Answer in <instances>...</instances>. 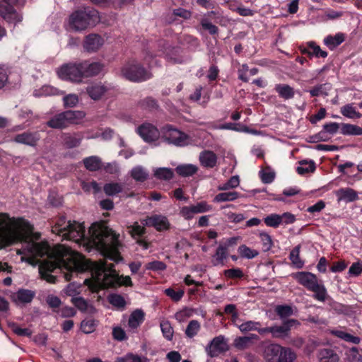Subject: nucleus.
Masks as SVG:
<instances>
[{
  "label": "nucleus",
  "instance_id": "27",
  "mask_svg": "<svg viewBox=\"0 0 362 362\" xmlns=\"http://www.w3.org/2000/svg\"><path fill=\"white\" fill-rule=\"evenodd\" d=\"M144 319V312L141 309H136L129 315L128 325L132 329H136L143 323Z\"/></svg>",
  "mask_w": 362,
  "mask_h": 362
},
{
  "label": "nucleus",
  "instance_id": "45",
  "mask_svg": "<svg viewBox=\"0 0 362 362\" xmlns=\"http://www.w3.org/2000/svg\"><path fill=\"white\" fill-rule=\"evenodd\" d=\"M201 329V325L199 321L192 320L188 323L186 329L185 334L188 338H193L195 337Z\"/></svg>",
  "mask_w": 362,
  "mask_h": 362
},
{
  "label": "nucleus",
  "instance_id": "5",
  "mask_svg": "<svg viewBox=\"0 0 362 362\" xmlns=\"http://www.w3.org/2000/svg\"><path fill=\"white\" fill-rule=\"evenodd\" d=\"M99 12L91 7H86L72 12L67 20L66 30L81 33L95 26L100 22Z\"/></svg>",
  "mask_w": 362,
  "mask_h": 362
},
{
  "label": "nucleus",
  "instance_id": "4",
  "mask_svg": "<svg viewBox=\"0 0 362 362\" xmlns=\"http://www.w3.org/2000/svg\"><path fill=\"white\" fill-rule=\"evenodd\" d=\"M103 69V64L100 62L83 60L62 65L58 71V75L63 80L80 83L83 78L98 75Z\"/></svg>",
  "mask_w": 362,
  "mask_h": 362
},
{
  "label": "nucleus",
  "instance_id": "6",
  "mask_svg": "<svg viewBox=\"0 0 362 362\" xmlns=\"http://www.w3.org/2000/svg\"><path fill=\"white\" fill-rule=\"evenodd\" d=\"M85 226L77 221H66L65 216L62 215L57 218L54 225L52 227V232L64 239L75 242L82 239L85 235Z\"/></svg>",
  "mask_w": 362,
  "mask_h": 362
},
{
  "label": "nucleus",
  "instance_id": "57",
  "mask_svg": "<svg viewBox=\"0 0 362 362\" xmlns=\"http://www.w3.org/2000/svg\"><path fill=\"white\" fill-rule=\"evenodd\" d=\"M224 276L230 279H240L243 278L244 274L240 268H232L226 269L223 272Z\"/></svg>",
  "mask_w": 362,
  "mask_h": 362
},
{
  "label": "nucleus",
  "instance_id": "52",
  "mask_svg": "<svg viewBox=\"0 0 362 362\" xmlns=\"http://www.w3.org/2000/svg\"><path fill=\"white\" fill-rule=\"evenodd\" d=\"M200 25L204 30H207L210 35H216L218 33V28L209 22V19L206 17H203L200 20Z\"/></svg>",
  "mask_w": 362,
  "mask_h": 362
},
{
  "label": "nucleus",
  "instance_id": "56",
  "mask_svg": "<svg viewBox=\"0 0 362 362\" xmlns=\"http://www.w3.org/2000/svg\"><path fill=\"white\" fill-rule=\"evenodd\" d=\"M194 214H202L213 210V206L209 204L206 201L197 202L196 204L192 205Z\"/></svg>",
  "mask_w": 362,
  "mask_h": 362
},
{
  "label": "nucleus",
  "instance_id": "49",
  "mask_svg": "<svg viewBox=\"0 0 362 362\" xmlns=\"http://www.w3.org/2000/svg\"><path fill=\"white\" fill-rule=\"evenodd\" d=\"M164 293L174 302H179L184 296L183 289L175 291L173 288H168L164 291Z\"/></svg>",
  "mask_w": 362,
  "mask_h": 362
},
{
  "label": "nucleus",
  "instance_id": "39",
  "mask_svg": "<svg viewBox=\"0 0 362 362\" xmlns=\"http://www.w3.org/2000/svg\"><path fill=\"white\" fill-rule=\"evenodd\" d=\"M132 177L137 182H143L148 177V173L141 166L134 167L131 171Z\"/></svg>",
  "mask_w": 362,
  "mask_h": 362
},
{
  "label": "nucleus",
  "instance_id": "17",
  "mask_svg": "<svg viewBox=\"0 0 362 362\" xmlns=\"http://www.w3.org/2000/svg\"><path fill=\"white\" fill-rule=\"evenodd\" d=\"M146 223L148 226L153 227L159 232L168 230L170 228V223L168 218L160 214H154L148 216Z\"/></svg>",
  "mask_w": 362,
  "mask_h": 362
},
{
  "label": "nucleus",
  "instance_id": "13",
  "mask_svg": "<svg viewBox=\"0 0 362 362\" xmlns=\"http://www.w3.org/2000/svg\"><path fill=\"white\" fill-rule=\"evenodd\" d=\"M95 274L98 280H101L102 284L105 288H108V281H106V277L108 275L118 276V272L115 269L113 263L108 264L105 261L101 262L95 266Z\"/></svg>",
  "mask_w": 362,
  "mask_h": 362
},
{
  "label": "nucleus",
  "instance_id": "21",
  "mask_svg": "<svg viewBox=\"0 0 362 362\" xmlns=\"http://www.w3.org/2000/svg\"><path fill=\"white\" fill-rule=\"evenodd\" d=\"M337 202H352L359 199L358 192L350 187H342L335 192Z\"/></svg>",
  "mask_w": 362,
  "mask_h": 362
},
{
  "label": "nucleus",
  "instance_id": "16",
  "mask_svg": "<svg viewBox=\"0 0 362 362\" xmlns=\"http://www.w3.org/2000/svg\"><path fill=\"white\" fill-rule=\"evenodd\" d=\"M103 37L99 34L90 33L86 35L83 40V49L89 52H97L104 44Z\"/></svg>",
  "mask_w": 362,
  "mask_h": 362
},
{
  "label": "nucleus",
  "instance_id": "42",
  "mask_svg": "<svg viewBox=\"0 0 362 362\" xmlns=\"http://www.w3.org/2000/svg\"><path fill=\"white\" fill-rule=\"evenodd\" d=\"M154 176L158 180H170L174 176V172L171 168H158L154 171Z\"/></svg>",
  "mask_w": 362,
  "mask_h": 362
},
{
  "label": "nucleus",
  "instance_id": "8",
  "mask_svg": "<svg viewBox=\"0 0 362 362\" xmlns=\"http://www.w3.org/2000/svg\"><path fill=\"white\" fill-rule=\"evenodd\" d=\"M262 349V356L266 362H294L297 357L291 348L277 343L263 344Z\"/></svg>",
  "mask_w": 362,
  "mask_h": 362
},
{
  "label": "nucleus",
  "instance_id": "37",
  "mask_svg": "<svg viewBox=\"0 0 362 362\" xmlns=\"http://www.w3.org/2000/svg\"><path fill=\"white\" fill-rule=\"evenodd\" d=\"M240 197V194L238 192H226L216 194L214 199L215 202H232Z\"/></svg>",
  "mask_w": 362,
  "mask_h": 362
},
{
  "label": "nucleus",
  "instance_id": "38",
  "mask_svg": "<svg viewBox=\"0 0 362 362\" xmlns=\"http://www.w3.org/2000/svg\"><path fill=\"white\" fill-rule=\"evenodd\" d=\"M139 106L141 109L153 112L158 109L159 105L158 101L152 97H146L139 102Z\"/></svg>",
  "mask_w": 362,
  "mask_h": 362
},
{
  "label": "nucleus",
  "instance_id": "10",
  "mask_svg": "<svg viewBox=\"0 0 362 362\" xmlns=\"http://www.w3.org/2000/svg\"><path fill=\"white\" fill-rule=\"evenodd\" d=\"M86 116L83 111L66 110L53 115L47 121V127L56 129H64L71 124H78Z\"/></svg>",
  "mask_w": 362,
  "mask_h": 362
},
{
  "label": "nucleus",
  "instance_id": "53",
  "mask_svg": "<svg viewBox=\"0 0 362 362\" xmlns=\"http://www.w3.org/2000/svg\"><path fill=\"white\" fill-rule=\"evenodd\" d=\"M264 222L267 226L276 228L281 225L280 215L271 214L264 218Z\"/></svg>",
  "mask_w": 362,
  "mask_h": 362
},
{
  "label": "nucleus",
  "instance_id": "3",
  "mask_svg": "<svg viewBox=\"0 0 362 362\" xmlns=\"http://www.w3.org/2000/svg\"><path fill=\"white\" fill-rule=\"evenodd\" d=\"M92 242L105 259L119 262L123 259L119 247V235L102 223H94L89 228Z\"/></svg>",
  "mask_w": 362,
  "mask_h": 362
},
{
  "label": "nucleus",
  "instance_id": "31",
  "mask_svg": "<svg viewBox=\"0 0 362 362\" xmlns=\"http://www.w3.org/2000/svg\"><path fill=\"white\" fill-rule=\"evenodd\" d=\"M317 358L320 362H338L339 356L331 349H320L317 354Z\"/></svg>",
  "mask_w": 362,
  "mask_h": 362
},
{
  "label": "nucleus",
  "instance_id": "2",
  "mask_svg": "<svg viewBox=\"0 0 362 362\" xmlns=\"http://www.w3.org/2000/svg\"><path fill=\"white\" fill-rule=\"evenodd\" d=\"M33 230V226L24 218H11L6 213H0V250L28 241Z\"/></svg>",
  "mask_w": 362,
  "mask_h": 362
},
{
  "label": "nucleus",
  "instance_id": "19",
  "mask_svg": "<svg viewBox=\"0 0 362 362\" xmlns=\"http://www.w3.org/2000/svg\"><path fill=\"white\" fill-rule=\"evenodd\" d=\"M40 140V134L37 132H24L16 134L13 141L18 144H25L30 146H35Z\"/></svg>",
  "mask_w": 362,
  "mask_h": 362
},
{
  "label": "nucleus",
  "instance_id": "30",
  "mask_svg": "<svg viewBox=\"0 0 362 362\" xmlns=\"http://www.w3.org/2000/svg\"><path fill=\"white\" fill-rule=\"evenodd\" d=\"M192 16V12L183 8L173 9L172 13L167 16L168 23H173L176 21L177 17H180L184 20H188Z\"/></svg>",
  "mask_w": 362,
  "mask_h": 362
},
{
  "label": "nucleus",
  "instance_id": "62",
  "mask_svg": "<svg viewBox=\"0 0 362 362\" xmlns=\"http://www.w3.org/2000/svg\"><path fill=\"white\" fill-rule=\"evenodd\" d=\"M95 329V321L93 320H83L81 323V329L85 334H90Z\"/></svg>",
  "mask_w": 362,
  "mask_h": 362
},
{
  "label": "nucleus",
  "instance_id": "11",
  "mask_svg": "<svg viewBox=\"0 0 362 362\" xmlns=\"http://www.w3.org/2000/svg\"><path fill=\"white\" fill-rule=\"evenodd\" d=\"M18 0H0V15L9 23H20L23 17L13 6Z\"/></svg>",
  "mask_w": 362,
  "mask_h": 362
},
{
  "label": "nucleus",
  "instance_id": "61",
  "mask_svg": "<svg viewBox=\"0 0 362 362\" xmlns=\"http://www.w3.org/2000/svg\"><path fill=\"white\" fill-rule=\"evenodd\" d=\"M71 302L82 312H85L88 309V303L83 297H73Z\"/></svg>",
  "mask_w": 362,
  "mask_h": 362
},
{
  "label": "nucleus",
  "instance_id": "59",
  "mask_svg": "<svg viewBox=\"0 0 362 362\" xmlns=\"http://www.w3.org/2000/svg\"><path fill=\"white\" fill-rule=\"evenodd\" d=\"M259 238L263 245V250L267 252L271 250L273 246V241L271 235L265 232L259 233Z\"/></svg>",
  "mask_w": 362,
  "mask_h": 362
},
{
  "label": "nucleus",
  "instance_id": "29",
  "mask_svg": "<svg viewBox=\"0 0 362 362\" xmlns=\"http://www.w3.org/2000/svg\"><path fill=\"white\" fill-rule=\"evenodd\" d=\"M345 40L344 34L338 33L335 35H329L325 37L324 44L331 50L340 45Z\"/></svg>",
  "mask_w": 362,
  "mask_h": 362
},
{
  "label": "nucleus",
  "instance_id": "44",
  "mask_svg": "<svg viewBox=\"0 0 362 362\" xmlns=\"http://www.w3.org/2000/svg\"><path fill=\"white\" fill-rule=\"evenodd\" d=\"M110 303L118 310H123L126 307L124 298L119 294H111L108 298Z\"/></svg>",
  "mask_w": 362,
  "mask_h": 362
},
{
  "label": "nucleus",
  "instance_id": "34",
  "mask_svg": "<svg viewBox=\"0 0 362 362\" xmlns=\"http://www.w3.org/2000/svg\"><path fill=\"white\" fill-rule=\"evenodd\" d=\"M300 166L296 168V172L300 175H304L309 173H313L316 169L315 163L310 160L309 161L306 160H302L299 161Z\"/></svg>",
  "mask_w": 362,
  "mask_h": 362
},
{
  "label": "nucleus",
  "instance_id": "51",
  "mask_svg": "<svg viewBox=\"0 0 362 362\" xmlns=\"http://www.w3.org/2000/svg\"><path fill=\"white\" fill-rule=\"evenodd\" d=\"M334 334L339 338L347 341L351 342L354 344H358L361 341V339L358 337L354 336L349 333L345 332L344 331H335Z\"/></svg>",
  "mask_w": 362,
  "mask_h": 362
},
{
  "label": "nucleus",
  "instance_id": "26",
  "mask_svg": "<svg viewBox=\"0 0 362 362\" xmlns=\"http://www.w3.org/2000/svg\"><path fill=\"white\" fill-rule=\"evenodd\" d=\"M199 161L202 166L212 168L216 165L217 156L211 151H204L199 155Z\"/></svg>",
  "mask_w": 362,
  "mask_h": 362
},
{
  "label": "nucleus",
  "instance_id": "50",
  "mask_svg": "<svg viewBox=\"0 0 362 362\" xmlns=\"http://www.w3.org/2000/svg\"><path fill=\"white\" fill-rule=\"evenodd\" d=\"M129 228L134 239L141 238L146 233L145 227L140 226L138 222H134Z\"/></svg>",
  "mask_w": 362,
  "mask_h": 362
},
{
  "label": "nucleus",
  "instance_id": "63",
  "mask_svg": "<svg viewBox=\"0 0 362 362\" xmlns=\"http://www.w3.org/2000/svg\"><path fill=\"white\" fill-rule=\"evenodd\" d=\"M65 107H73L78 103V98L76 94H69L63 98Z\"/></svg>",
  "mask_w": 362,
  "mask_h": 362
},
{
  "label": "nucleus",
  "instance_id": "48",
  "mask_svg": "<svg viewBox=\"0 0 362 362\" xmlns=\"http://www.w3.org/2000/svg\"><path fill=\"white\" fill-rule=\"evenodd\" d=\"M300 245L296 246L289 254V259L296 268L300 269L303 267V262L300 259Z\"/></svg>",
  "mask_w": 362,
  "mask_h": 362
},
{
  "label": "nucleus",
  "instance_id": "40",
  "mask_svg": "<svg viewBox=\"0 0 362 362\" xmlns=\"http://www.w3.org/2000/svg\"><path fill=\"white\" fill-rule=\"evenodd\" d=\"M122 185L118 182L106 183L103 186V191L107 196H115L122 192Z\"/></svg>",
  "mask_w": 362,
  "mask_h": 362
},
{
  "label": "nucleus",
  "instance_id": "55",
  "mask_svg": "<svg viewBox=\"0 0 362 362\" xmlns=\"http://www.w3.org/2000/svg\"><path fill=\"white\" fill-rule=\"evenodd\" d=\"M307 45L309 47L310 49H312V53L316 58H326L328 55L327 52L322 50L320 47L316 45L314 42H308Z\"/></svg>",
  "mask_w": 362,
  "mask_h": 362
},
{
  "label": "nucleus",
  "instance_id": "43",
  "mask_svg": "<svg viewBox=\"0 0 362 362\" xmlns=\"http://www.w3.org/2000/svg\"><path fill=\"white\" fill-rule=\"evenodd\" d=\"M82 141V136L79 134H75L74 135L67 134L65 136L64 139V144L68 148H73L78 147Z\"/></svg>",
  "mask_w": 362,
  "mask_h": 362
},
{
  "label": "nucleus",
  "instance_id": "7",
  "mask_svg": "<svg viewBox=\"0 0 362 362\" xmlns=\"http://www.w3.org/2000/svg\"><path fill=\"white\" fill-rule=\"evenodd\" d=\"M292 276L300 285L313 293L314 299L325 302L329 297L326 287L315 274L310 272H298L293 273Z\"/></svg>",
  "mask_w": 362,
  "mask_h": 362
},
{
  "label": "nucleus",
  "instance_id": "15",
  "mask_svg": "<svg viewBox=\"0 0 362 362\" xmlns=\"http://www.w3.org/2000/svg\"><path fill=\"white\" fill-rule=\"evenodd\" d=\"M165 138L169 144L177 146L189 145L192 141V139L187 134L176 129H169L165 133Z\"/></svg>",
  "mask_w": 362,
  "mask_h": 362
},
{
  "label": "nucleus",
  "instance_id": "33",
  "mask_svg": "<svg viewBox=\"0 0 362 362\" xmlns=\"http://www.w3.org/2000/svg\"><path fill=\"white\" fill-rule=\"evenodd\" d=\"M340 133L346 136H361L362 135V127L356 124L341 123Z\"/></svg>",
  "mask_w": 362,
  "mask_h": 362
},
{
  "label": "nucleus",
  "instance_id": "12",
  "mask_svg": "<svg viewBox=\"0 0 362 362\" xmlns=\"http://www.w3.org/2000/svg\"><path fill=\"white\" fill-rule=\"evenodd\" d=\"M297 322L296 320L289 319L284 321L280 326L264 327L261 333L264 335L271 333L274 338L284 339L288 336L291 327Z\"/></svg>",
  "mask_w": 362,
  "mask_h": 362
},
{
  "label": "nucleus",
  "instance_id": "28",
  "mask_svg": "<svg viewBox=\"0 0 362 362\" xmlns=\"http://www.w3.org/2000/svg\"><path fill=\"white\" fill-rule=\"evenodd\" d=\"M49 245L46 243L33 242L29 246V252L37 257H43L47 255Z\"/></svg>",
  "mask_w": 362,
  "mask_h": 362
},
{
  "label": "nucleus",
  "instance_id": "54",
  "mask_svg": "<svg viewBox=\"0 0 362 362\" xmlns=\"http://www.w3.org/2000/svg\"><path fill=\"white\" fill-rule=\"evenodd\" d=\"M160 329L163 337L168 341H171L173 337V328L169 321H163L160 322Z\"/></svg>",
  "mask_w": 362,
  "mask_h": 362
},
{
  "label": "nucleus",
  "instance_id": "20",
  "mask_svg": "<svg viewBox=\"0 0 362 362\" xmlns=\"http://www.w3.org/2000/svg\"><path fill=\"white\" fill-rule=\"evenodd\" d=\"M35 296V291L25 288H20L16 293L12 294L11 299L17 304H26L31 303Z\"/></svg>",
  "mask_w": 362,
  "mask_h": 362
},
{
  "label": "nucleus",
  "instance_id": "64",
  "mask_svg": "<svg viewBox=\"0 0 362 362\" xmlns=\"http://www.w3.org/2000/svg\"><path fill=\"white\" fill-rule=\"evenodd\" d=\"M362 274V262H354L349 269V274L352 276H358Z\"/></svg>",
  "mask_w": 362,
  "mask_h": 362
},
{
  "label": "nucleus",
  "instance_id": "24",
  "mask_svg": "<svg viewBox=\"0 0 362 362\" xmlns=\"http://www.w3.org/2000/svg\"><path fill=\"white\" fill-rule=\"evenodd\" d=\"M274 90L278 93L279 97L284 100H291L295 95L293 88L286 83L276 84Z\"/></svg>",
  "mask_w": 362,
  "mask_h": 362
},
{
  "label": "nucleus",
  "instance_id": "58",
  "mask_svg": "<svg viewBox=\"0 0 362 362\" xmlns=\"http://www.w3.org/2000/svg\"><path fill=\"white\" fill-rule=\"evenodd\" d=\"M275 312L281 318H284L292 315L293 309L290 305H280L276 307Z\"/></svg>",
  "mask_w": 362,
  "mask_h": 362
},
{
  "label": "nucleus",
  "instance_id": "1",
  "mask_svg": "<svg viewBox=\"0 0 362 362\" xmlns=\"http://www.w3.org/2000/svg\"><path fill=\"white\" fill-rule=\"evenodd\" d=\"M49 257L39 265V273L42 279L51 284L57 281V276L51 274L56 269L66 270L64 278L70 281L74 275L88 270L91 263L84 256L63 245L57 246Z\"/></svg>",
  "mask_w": 362,
  "mask_h": 362
},
{
  "label": "nucleus",
  "instance_id": "36",
  "mask_svg": "<svg viewBox=\"0 0 362 362\" xmlns=\"http://www.w3.org/2000/svg\"><path fill=\"white\" fill-rule=\"evenodd\" d=\"M198 168L192 164L180 165L175 168L176 173L182 177H189L194 175Z\"/></svg>",
  "mask_w": 362,
  "mask_h": 362
},
{
  "label": "nucleus",
  "instance_id": "9",
  "mask_svg": "<svg viewBox=\"0 0 362 362\" xmlns=\"http://www.w3.org/2000/svg\"><path fill=\"white\" fill-rule=\"evenodd\" d=\"M121 74L125 79L134 83L146 81L153 77L152 73L136 59H129L124 64Z\"/></svg>",
  "mask_w": 362,
  "mask_h": 362
},
{
  "label": "nucleus",
  "instance_id": "32",
  "mask_svg": "<svg viewBox=\"0 0 362 362\" xmlns=\"http://www.w3.org/2000/svg\"><path fill=\"white\" fill-rule=\"evenodd\" d=\"M84 167L89 171L95 172L101 168L102 161L95 156L86 157L83 160Z\"/></svg>",
  "mask_w": 362,
  "mask_h": 362
},
{
  "label": "nucleus",
  "instance_id": "14",
  "mask_svg": "<svg viewBox=\"0 0 362 362\" xmlns=\"http://www.w3.org/2000/svg\"><path fill=\"white\" fill-rule=\"evenodd\" d=\"M228 349L227 342L222 335L214 337L205 348L207 355L211 358L217 357Z\"/></svg>",
  "mask_w": 362,
  "mask_h": 362
},
{
  "label": "nucleus",
  "instance_id": "23",
  "mask_svg": "<svg viewBox=\"0 0 362 362\" xmlns=\"http://www.w3.org/2000/svg\"><path fill=\"white\" fill-rule=\"evenodd\" d=\"M107 90V86L101 83H96L86 88L88 95L94 100H99Z\"/></svg>",
  "mask_w": 362,
  "mask_h": 362
},
{
  "label": "nucleus",
  "instance_id": "41",
  "mask_svg": "<svg viewBox=\"0 0 362 362\" xmlns=\"http://www.w3.org/2000/svg\"><path fill=\"white\" fill-rule=\"evenodd\" d=\"M214 257L215 258V262L214 263V265H224V261L228 257V250H226V247L223 246V245H220L216 248Z\"/></svg>",
  "mask_w": 362,
  "mask_h": 362
},
{
  "label": "nucleus",
  "instance_id": "22",
  "mask_svg": "<svg viewBox=\"0 0 362 362\" xmlns=\"http://www.w3.org/2000/svg\"><path fill=\"white\" fill-rule=\"evenodd\" d=\"M106 281H108V288H116L122 286H132L133 285L132 279L129 276H112L108 275L106 277Z\"/></svg>",
  "mask_w": 362,
  "mask_h": 362
},
{
  "label": "nucleus",
  "instance_id": "18",
  "mask_svg": "<svg viewBox=\"0 0 362 362\" xmlns=\"http://www.w3.org/2000/svg\"><path fill=\"white\" fill-rule=\"evenodd\" d=\"M137 133L146 142H153L158 139L159 132L149 123H144L137 128Z\"/></svg>",
  "mask_w": 362,
  "mask_h": 362
},
{
  "label": "nucleus",
  "instance_id": "60",
  "mask_svg": "<svg viewBox=\"0 0 362 362\" xmlns=\"http://www.w3.org/2000/svg\"><path fill=\"white\" fill-rule=\"evenodd\" d=\"M81 187L86 192H89L91 189H93L94 194L98 193L101 189L98 183L95 180H93L90 182H82Z\"/></svg>",
  "mask_w": 362,
  "mask_h": 362
},
{
  "label": "nucleus",
  "instance_id": "46",
  "mask_svg": "<svg viewBox=\"0 0 362 362\" xmlns=\"http://www.w3.org/2000/svg\"><path fill=\"white\" fill-rule=\"evenodd\" d=\"M240 256L243 258L252 259L258 256L259 252L255 250H252L245 245H241L238 249Z\"/></svg>",
  "mask_w": 362,
  "mask_h": 362
},
{
  "label": "nucleus",
  "instance_id": "25",
  "mask_svg": "<svg viewBox=\"0 0 362 362\" xmlns=\"http://www.w3.org/2000/svg\"><path fill=\"white\" fill-rule=\"evenodd\" d=\"M254 339H259V337L255 334H251L249 336L238 337L234 340V346L238 350L246 349L253 344Z\"/></svg>",
  "mask_w": 362,
  "mask_h": 362
},
{
  "label": "nucleus",
  "instance_id": "47",
  "mask_svg": "<svg viewBox=\"0 0 362 362\" xmlns=\"http://www.w3.org/2000/svg\"><path fill=\"white\" fill-rule=\"evenodd\" d=\"M341 113L344 117H346L348 118L354 119V118H361V114L358 112H357L351 105L348 104L345 105L343 107H341Z\"/></svg>",
  "mask_w": 362,
  "mask_h": 362
},
{
  "label": "nucleus",
  "instance_id": "35",
  "mask_svg": "<svg viewBox=\"0 0 362 362\" xmlns=\"http://www.w3.org/2000/svg\"><path fill=\"white\" fill-rule=\"evenodd\" d=\"M260 326V322L249 320L242 323L238 327L240 330L244 333L250 331H257L260 335H264V333H261V330H262L263 328H261Z\"/></svg>",
  "mask_w": 362,
  "mask_h": 362
}]
</instances>
